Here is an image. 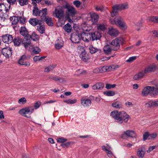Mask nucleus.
Here are the masks:
<instances>
[{"label": "nucleus", "mask_w": 158, "mask_h": 158, "mask_svg": "<svg viewBox=\"0 0 158 158\" xmlns=\"http://www.w3.org/2000/svg\"><path fill=\"white\" fill-rule=\"evenodd\" d=\"M91 20L93 24H96L99 19V16L97 14L93 13L90 15Z\"/></svg>", "instance_id": "nucleus-25"}, {"label": "nucleus", "mask_w": 158, "mask_h": 158, "mask_svg": "<svg viewBox=\"0 0 158 158\" xmlns=\"http://www.w3.org/2000/svg\"><path fill=\"white\" fill-rule=\"evenodd\" d=\"M64 8L67 9L66 14L68 16L73 17L76 13V11L75 8L69 5H66Z\"/></svg>", "instance_id": "nucleus-9"}, {"label": "nucleus", "mask_w": 158, "mask_h": 158, "mask_svg": "<svg viewBox=\"0 0 158 158\" xmlns=\"http://www.w3.org/2000/svg\"><path fill=\"white\" fill-rule=\"evenodd\" d=\"M34 109L32 106H28L20 110L19 113L21 115L29 118L30 115L34 111Z\"/></svg>", "instance_id": "nucleus-4"}, {"label": "nucleus", "mask_w": 158, "mask_h": 158, "mask_svg": "<svg viewBox=\"0 0 158 158\" xmlns=\"http://www.w3.org/2000/svg\"><path fill=\"white\" fill-rule=\"evenodd\" d=\"M19 33L21 35L25 36V37L28 38L29 35L28 31L24 27H21L19 30Z\"/></svg>", "instance_id": "nucleus-21"}, {"label": "nucleus", "mask_w": 158, "mask_h": 158, "mask_svg": "<svg viewBox=\"0 0 158 158\" xmlns=\"http://www.w3.org/2000/svg\"><path fill=\"white\" fill-rule=\"evenodd\" d=\"M56 67V65L52 64L46 67L44 69V72L48 73L54 69Z\"/></svg>", "instance_id": "nucleus-37"}, {"label": "nucleus", "mask_w": 158, "mask_h": 158, "mask_svg": "<svg viewBox=\"0 0 158 158\" xmlns=\"http://www.w3.org/2000/svg\"><path fill=\"white\" fill-rule=\"evenodd\" d=\"M79 56L81 60L84 62H87L89 59V56L85 51H81Z\"/></svg>", "instance_id": "nucleus-16"}, {"label": "nucleus", "mask_w": 158, "mask_h": 158, "mask_svg": "<svg viewBox=\"0 0 158 158\" xmlns=\"http://www.w3.org/2000/svg\"><path fill=\"white\" fill-rule=\"evenodd\" d=\"M63 28L66 32L69 33L71 31L72 29V27L71 25H70L69 23H68L64 26Z\"/></svg>", "instance_id": "nucleus-41"}, {"label": "nucleus", "mask_w": 158, "mask_h": 158, "mask_svg": "<svg viewBox=\"0 0 158 158\" xmlns=\"http://www.w3.org/2000/svg\"><path fill=\"white\" fill-rule=\"evenodd\" d=\"M147 107H156L158 106V100L156 101H151L145 104Z\"/></svg>", "instance_id": "nucleus-23"}, {"label": "nucleus", "mask_w": 158, "mask_h": 158, "mask_svg": "<svg viewBox=\"0 0 158 158\" xmlns=\"http://www.w3.org/2000/svg\"><path fill=\"white\" fill-rule=\"evenodd\" d=\"M30 56L28 55H23L20 58L19 60L18 63L19 64L24 65L25 66H29L30 65V62L29 61H26L30 59Z\"/></svg>", "instance_id": "nucleus-8"}, {"label": "nucleus", "mask_w": 158, "mask_h": 158, "mask_svg": "<svg viewBox=\"0 0 158 158\" xmlns=\"http://www.w3.org/2000/svg\"><path fill=\"white\" fill-rule=\"evenodd\" d=\"M153 36L154 37H158V31L154 30L152 32Z\"/></svg>", "instance_id": "nucleus-64"}, {"label": "nucleus", "mask_w": 158, "mask_h": 158, "mask_svg": "<svg viewBox=\"0 0 158 158\" xmlns=\"http://www.w3.org/2000/svg\"><path fill=\"white\" fill-rule=\"evenodd\" d=\"M37 30L39 31L41 34H43L45 31L44 26L40 23L37 27Z\"/></svg>", "instance_id": "nucleus-30"}, {"label": "nucleus", "mask_w": 158, "mask_h": 158, "mask_svg": "<svg viewBox=\"0 0 158 158\" xmlns=\"http://www.w3.org/2000/svg\"><path fill=\"white\" fill-rule=\"evenodd\" d=\"M33 5L34 6L33 10V15L35 16H40L41 19H43L46 15L47 13V8H44L39 11L38 8L35 4Z\"/></svg>", "instance_id": "nucleus-3"}, {"label": "nucleus", "mask_w": 158, "mask_h": 158, "mask_svg": "<svg viewBox=\"0 0 158 158\" xmlns=\"http://www.w3.org/2000/svg\"><path fill=\"white\" fill-rule=\"evenodd\" d=\"M87 48L89 50V52L92 54L95 53L97 52L100 53L101 50L94 47L92 45L89 46Z\"/></svg>", "instance_id": "nucleus-27"}, {"label": "nucleus", "mask_w": 158, "mask_h": 158, "mask_svg": "<svg viewBox=\"0 0 158 158\" xmlns=\"http://www.w3.org/2000/svg\"><path fill=\"white\" fill-rule=\"evenodd\" d=\"M10 19L13 25H16L19 22L18 17L13 16L10 17Z\"/></svg>", "instance_id": "nucleus-43"}, {"label": "nucleus", "mask_w": 158, "mask_h": 158, "mask_svg": "<svg viewBox=\"0 0 158 158\" xmlns=\"http://www.w3.org/2000/svg\"><path fill=\"white\" fill-rule=\"evenodd\" d=\"M19 22L22 24H24L25 23V18L22 17V16H18Z\"/></svg>", "instance_id": "nucleus-53"}, {"label": "nucleus", "mask_w": 158, "mask_h": 158, "mask_svg": "<svg viewBox=\"0 0 158 158\" xmlns=\"http://www.w3.org/2000/svg\"><path fill=\"white\" fill-rule=\"evenodd\" d=\"M10 10V5L8 6V4L4 5L3 4H0V11L2 12L5 11L6 12H7Z\"/></svg>", "instance_id": "nucleus-24"}, {"label": "nucleus", "mask_w": 158, "mask_h": 158, "mask_svg": "<svg viewBox=\"0 0 158 158\" xmlns=\"http://www.w3.org/2000/svg\"><path fill=\"white\" fill-rule=\"evenodd\" d=\"M124 133L127 136L132 138H135L137 136L135 132L132 131L127 130L125 131Z\"/></svg>", "instance_id": "nucleus-31"}, {"label": "nucleus", "mask_w": 158, "mask_h": 158, "mask_svg": "<svg viewBox=\"0 0 158 158\" xmlns=\"http://www.w3.org/2000/svg\"><path fill=\"white\" fill-rule=\"evenodd\" d=\"M146 73H145V70L144 69L143 70H142L134 76V79L135 80H137L141 78H143Z\"/></svg>", "instance_id": "nucleus-22"}, {"label": "nucleus", "mask_w": 158, "mask_h": 158, "mask_svg": "<svg viewBox=\"0 0 158 158\" xmlns=\"http://www.w3.org/2000/svg\"><path fill=\"white\" fill-rule=\"evenodd\" d=\"M148 94L152 97H155L157 95L155 87L147 86L144 88L142 92V96L145 97Z\"/></svg>", "instance_id": "nucleus-2"}, {"label": "nucleus", "mask_w": 158, "mask_h": 158, "mask_svg": "<svg viewBox=\"0 0 158 158\" xmlns=\"http://www.w3.org/2000/svg\"><path fill=\"white\" fill-rule=\"evenodd\" d=\"M103 51L106 54L109 55L112 54L114 50L112 47L111 48L110 45H106L104 46Z\"/></svg>", "instance_id": "nucleus-17"}, {"label": "nucleus", "mask_w": 158, "mask_h": 158, "mask_svg": "<svg viewBox=\"0 0 158 158\" xmlns=\"http://www.w3.org/2000/svg\"><path fill=\"white\" fill-rule=\"evenodd\" d=\"M23 39L22 38L17 37L13 39V42L14 43L15 46H19L22 43Z\"/></svg>", "instance_id": "nucleus-26"}, {"label": "nucleus", "mask_w": 158, "mask_h": 158, "mask_svg": "<svg viewBox=\"0 0 158 158\" xmlns=\"http://www.w3.org/2000/svg\"><path fill=\"white\" fill-rule=\"evenodd\" d=\"M77 100L75 99H68L63 100L64 102L67 104H73L77 102Z\"/></svg>", "instance_id": "nucleus-46"}, {"label": "nucleus", "mask_w": 158, "mask_h": 158, "mask_svg": "<svg viewBox=\"0 0 158 158\" xmlns=\"http://www.w3.org/2000/svg\"><path fill=\"white\" fill-rule=\"evenodd\" d=\"M111 106L117 109H120L122 108V104L121 102L119 101H116L111 104Z\"/></svg>", "instance_id": "nucleus-32"}, {"label": "nucleus", "mask_w": 158, "mask_h": 158, "mask_svg": "<svg viewBox=\"0 0 158 158\" xmlns=\"http://www.w3.org/2000/svg\"><path fill=\"white\" fill-rule=\"evenodd\" d=\"M108 34L112 36H116L118 33V31L116 29L111 27L109 29Z\"/></svg>", "instance_id": "nucleus-29"}, {"label": "nucleus", "mask_w": 158, "mask_h": 158, "mask_svg": "<svg viewBox=\"0 0 158 158\" xmlns=\"http://www.w3.org/2000/svg\"><path fill=\"white\" fill-rule=\"evenodd\" d=\"M49 79H53L55 81H60L61 79V78H59L56 76L54 77H48Z\"/></svg>", "instance_id": "nucleus-57"}, {"label": "nucleus", "mask_w": 158, "mask_h": 158, "mask_svg": "<svg viewBox=\"0 0 158 158\" xmlns=\"http://www.w3.org/2000/svg\"><path fill=\"white\" fill-rule=\"evenodd\" d=\"M40 22V21L39 20L36 18L31 19L29 20V23L33 26H35L37 25H38Z\"/></svg>", "instance_id": "nucleus-35"}, {"label": "nucleus", "mask_w": 158, "mask_h": 158, "mask_svg": "<svg viewBox=\"0 0 158 158\" xmlns=\"http://www.w3.org/2000/svg\"><path fill=\"white\" fill-rule=\"evenodd\" d=\"M32 52L34 54H36L39 53L40 52V49L37 47H32Z\"/></svg>", "instance_id": "nucleus-47"}, {"label": "nucleus", "mask_w": 158, "mask_h": 158, "mask_svg": "<svg viewBox=\"0 0 158 158\" xmlns=\"http://www.w3.org/2000/svg\"><path fill=\"white\" fill-rule=\"evenodd\" d=\"M22 44L25 48L31 46V40L29 38L24 37L23 39Z\"/></svg>", "instance_id": "nucleus-18"}, {"label": "nucleus", "mask_w": 158, "mask_h": 158, "mask_svg": "<svg viewBox=\"0 0 158 158\" xmlns=\"http://www.w3.org/2000/svg\"><path fill=\"white\" fill-rule=\"evenodd\" d=\"M128 8V5L126 3L115 5L113 7V11L111 13V15L112 17H114L116 15L118 10L126 9Z\"/></svg>", "instance_id": "nucleus-6"}, {"label": "nucleus", "mask_w": 158, "mask_h": 158, "mask_svg": "<svg viewBox=\"0 0 158 158\" xmlns=\"http://www.w3.org/2000/svg\"><path fill=\"white\" fill-rule=\"evenodd\" d=\"M124 41V39L122 37H118L113 40L110 44L114 47L113 48L114 51L118 50L119 48L120 44H123Z\"/></svg>", "instance_id": "nucleus-5"}, {"label": "nucleus", "mask_w": 158, "mask_h": 158, "mask_svg": "<svg viewBox=\"0 0 158 158\" xmlns=\"http://www.w3.org/2000/svg\"><path fill=\"white\" fill-rule=\"evenodd\" d=\"M91 38L93 41L99 40L101 37V33L98 31L90 33Z\"/></svg>", "instance_id": "nucleus-20"}, {"label": "nucleus", "mask_w": 158, "mask_h": 158, "mask_svg": "<svg viewBox=\"0 0 158 158\" xmlns=\"http://www.w3.org/2000/svg\"><path fill=\"white\" fill-rule=\"evenodd\" d=\"M41 104V103L40 102L38 101L34 104V107L35 109H37L38 108Z\"/></svg>", "instance_id": "nucleus-58"}, {"label": "nucleus", "mask_w": 158, "mask_h": 158, "mask_svg": "<svg viewBox=\"0 0 158 158\" xmlns=\"http://www.w3.org/2000/svg\"><path fill=\"white\" fill-rule=\"evenodd\" d=\"M104 94L107 96H112L115 95L114 92L111 91H107L104 92Z\"/></svg>", "instance_id": "nucleus-48"}, {"label": "nucleus", "mask_w": 158, "mask_h": 158, "mask_svg": "<svg viewBox=\"0 0 158 158\" xmlns=\"http://www.w3.org/2000/svg\"><path fill=\"white\" fill-rule=\"evenodd\" d=\"M136 58V56H133L129 57L128 59L126 60V62L128 63H131L135 60Z\"/></svg>", "instance_id": "nucleus-54"}, {"label": "nucleus", "mask_w": 158, "mask_h": 158, "mask_svg": "<svg viewBox=\"0 0 158 158\" xmlns=\"http://www.w3.org/2000/svg\"><path fill=\"white\" fill-rule=\"evenodd\" d=\"M67 141V139L63 137H60L57 139V141L59 143H64Z\"/></svg>", "instance_id": "nucleus-56"}, {"label": "nucleus", "mask_w": 158, "mask_h": 158, "mask_svg": "<svg viewBox=\"0 0 158 158\" xmlns=\"http://www.w3.org/2000/svg\"><path fill=\"white\" fill-rule=\"evenodd\" d=\"M19 4L21 6H23L28 4V0H18Z\"/></svg>", "instance_id": "nucleus-50"}, {"label": "nucleus", "mask_w": 158, "mask_h": 158, "mask_svg": "<svg viewBox=\"0 0 158 158\" xmlns=\"http://www.w3.org/2000/svg\"><path fill=\"white\" fill-rule=\"evenodd\" d=\"M81 39L84 41L89 42L91 40L90 33L83 32L81 33Z\"/></svg>", "instance_id": "nucleus-14"}, {"label": "nucleus", "mask_w": 158, "mask_h": 158, "mask_svg": "<svg viewBox=\"0 0 158 158\" xmlns=\"http://www.w3.org/2000/svg\"><path fill=\"white\" fill-rule=\"evenodd\" d=\"M1 52L2 54L6 58H9L12 54V48L8 47L4 48L2 49Z\"/></svg>", "instance_id": "nucleus-11"}, {"label": "nucleus", "mask_w": 158, "mask_h": 158, "mask_svg": "<svg viewBox=\"0 0 158 158\" xmlns=\"http://www.w3.org/2000/svg\"><path fill=\"white\" fill-rule=\"evenodd\" d=\"M149 138H150L149 133L148 132H145L143 135V141H145L148 139H149Z\"/></svg>", "instance_id": "nucleus-49"}, {"label": "nucleus", "mask_w": 158, "mask_h": 158, "mask_svg": "<svg viewBox=\"0 0 158 158\" xmlns=\"http://www.w3.org/2000/svg\"><path fill=\"white\" fill-rule=\"evenodd\" d=\"M103 84L102 83H99L94 85L92 88L94 90L102 88L104 87Z\"/></svg>", "instance_id": "nucleus-39"}, {"label": "nucleus", "mask_w": 158, "mask_h": 158, "mask_svg": "<svg viewBox=\"0 0 158 158\" xmlns=\"http://www.w3.org/2000/svg\"><path fill=\"white\" fill-rule=\"evenodd\" d=\"M80 34L73 33L71 35V40L74 43H78L80 42L81 39Z\"/></svg>", "instance_id": "nucleus-12"}, {"label": "nucleus", "mask_w": 158, "mask_h": 158, "mask_svg": "<svg viewBox=\"0 0 158 158\" xmlns=\"http://www.w3.org/2000/svg\"><path fill=\"white\" fill-rule=\"evenodd\" d=\"M13 37L12 35L7 34L2 36V41L6 43L9 44L13 41Z\"/></svg>", "instance_id": "nucleus-13"}, {"label": "nucleus", "mask_w": 158, "mask_h": 158, "mask_svg": "<svg viewBox=\"0 0 158 158\" xmlns=\"http://www.w3.org/2000/svg\"><path fill=\"white\" fill-rule=\"evenodd\" d=\"M115 53H114L112 56L110 57H106V56H103L102 58H101V61H102L107 60L110 59L111 57H113L115 56Z\"/></svg>", "instance_id": "nucleus-55"}, {"label": "nucleus", "mask_w": 158, "mask_h": 158, "mask_svg": "<svg viewBox=\"0 0 158 158\" xmlns=\"http://www.w3.org/2000/svg\"><path fill=\"white\" fill-rule=\"evenodd\" d=\"M106 67L103 66L102 67L97 68L94 70V72L95 73L105 72L107 70Z\"/></svg>", "instance_id": "nucleus-33"}, {"label": "nucleus", "mask_w": 158, "mask_h": 158, "mask_svg": "<svg viewBox=\"0 0 158 158\" xmlns=\"http://www.w3.org/2000/svg\"><path fill=\"white\" fill-rule=\"evenodd\" d=\"M156 136L157 134L155 133H153L150 134V138H149V139H153L156 137Z\"/></svg>", "instance_id": "nucleus-62"}, {"label": "nucleus", "mask_w": 158, "mask_h": 158, "mask_svg": "<svg viewBox=\"0 0 158 158\" xmlns=\"http://www.w3.org/2000/svg\"><path fill=\"white\" fill-rule=\"evenodd\" d=\"M27 100L25 98H22L19 100L18 103L19 104H24L26 102Z\"/></svg>", "instance_id": "nucleus-51"}, {"label": "nucleus", "mask_w": 158, "mask_h": 158, "mask_svg": "<svg viewBox=\"0 0 158 158\" xmlns=\"http://www.w3.org/2000/svg\"><path fill=\"white\" fill-rule=\"evenodd\" d=\"M53 14L55 17L58 18L59 19H60L64 17L63 10L59 6H58L55 8Z\"/></svg>", "instance_id": "nucleus-10"}, {"label": "nucleus", "mask_w": 158, "mask_h": 158, "mask_svg": "<svg viewBox=\"0 0 158 158\" xmlns=\"http://www.w3.org/2000/svg\"><path fill=\"white\" fill-rule=\"evenodd\" d=\"M116 86V85L115 84H110L107 83L106 84L105 87L106 89H109L111 88H113Z\"/></svg>", "instance_id": "nucleus-52"}, {"label": "nucleus", "mask_w": 158, "mask_h": 158, "mask_svg": "<svg viewBox=\"0 0 158 158\" xmlns=\"http://www.w3.org/2000/svg\"><path fill=\"white\" fill-rule=\"evenodd\" d=\"M81 103L84 107H88L91 106V102L90 99L83 98L81 100Z\"/></svg>", "instance_id": "nucleus-15"}, {"label": "nucleus", "mask_w": 158, "mask_h": 158, "mask_svg": "<svg viewBox=\"0 0 158 158\" xmlns=\"http://www.w3.org/2000/svg\"><path fill=\"white\" fill-rule=\"evenodd\" d=\"M156 147V146H150L149 148L148 149L147 151V152H148V153L150 152H151Z\"/></svg>", "instance_id": "nucleus-61"}, {"label": "nucleus", "mask_w": 158, "mask_h": 158, "mask_svg": "<svg viewBox=\"0 0 158 158\" xmlns=\"http://www.w3.org/2000/svg\"><path fill=\"white\" fill-rule=\"evenodd\" d=\"M28 38H29L31 40L32 39L33 41H36L39 39V36L35 33L34 32L31 35H29Z\"/></svg>", "instance_id": "nucleus-38"}, {"label": "nucleus", "mask_w": 158, "mask_h": 158, "mask_svg": "<svg viewBox=\"0 0 158 158\" xmlns=\"http://www.w3.org/2000/svg\"><path fill=\"white\" fill-rule=\"evenodd\" d=\"M73 4L77 7H78L81 4V2L78 0H76L73 2Z\"/></svg>", "instance_id": "nucleus-59"}, {"label": "nucleus", "mask_w": 158, "mask_h": 158, "mask_svg": "<svg viewBox=\"0 0 158 158\" xmlns=\"http://www.w3.org/2000/svg\"><path fill=\"white\" fill-rule=\"evenodd\" d=\"M148 20L154 23H158V17L152 16L149 17L148 18Z\"/></svg>", "instance_id": "nucleus-44"}, {"label": "nucleus", "mask_w": 158, "mask_h": 158, "mask_svg": "<svg viewBox=\"0 0 158 158\" xmlns=\"http://www.w3.org/2000/svg\"><path fill=\"white\" fill-rule=\"evenodd\" d=\"M63 46V41L61 38H59L55 42V47L56 49H60Z\"/></svg>", "instance_id": "nucleus-19"}, {"label": "nucleus", "mask_w": 158, "mask_h": 158, "mask_svg": "<svg viewBox=\"0 0 158 158\" xmlns=\"http://www.w3.org/2000/svg\"><path fill=\"white\" fill-rule=\"evenodd\" d=\"M110 116L119 124H122L123 122L127 123L130 118L129 116L124 111L119 112L116 110L112 111Z\"/></svg>", "instance_id": "nucleus-1"}, {"label": "nucleus", "mask_w": 158, "mask_h": 158, "mask_svg": "<svg viewBox=\"0 0 158 158\" xmlns=\"http://www.w3.org/2000/svg\"><path fill=\"white\" fill-rule=\"evenodd\" d=\"M77 51H78V52H79V51H81H81H85L84 49V47L83 46L81 45L78 46L77 47Z\"/></svg>", "instance_id": "nucleus-63"}, {"label": "nucleus", "mask_w": 158, "mask_h": 158, "mask_svg": "<svg viewBox=\"0 0 158 158\" xmlns=\"http://www.w3.org/2000/svg\"><path fill=\"white\" fill-rule=\"evenodd\" d=\"M106 23L100 24L97 26V29L98 30L104 31L106 29Z\"/></svg>", "instance_id": "nucleus-42"}, {"label": "nucleus", "mask_w": 158, "mask_h": 158, "mask_svg": "<svg viewBox=\"0 0 158 158\" xmlns=\"http://www.w3.org/2000/svg\"><path fill=\"white\" fill-rule=\"evenodd\" d=\"M41 19H45L46 23L48 25L50 26H52L53 25V23L52 22V21L51 18L48 16H45L44 18Z\"/></svg>", "instance_id": "nucleus-34"}, {"label": "nucleus", "mask_w": 158, "mask_h": 158, "mask_svg": "<svg viewBox=\"0 0 158 158\" xmlns=\"http://www.w3.org/2000/svg\"><path fill=\"white\" fill-rule=\"evenodd\" d=\"M81 28L84 31H89L91 29L90 27H88L85 24H83L81 25Z\"/></svg>", "instance_id": "nucleus-45"}, {"label": "nucleus", "mask_w": 158, "mask_h": 158, "mask_svg": "<svg viewBox=\"0 0 158 158\" xmlns=\"http://www.w3.org/2000/svg\"><path fill=\"white\" fill-rule=\"evenodd\" d=\"M145 152L144 147H141L138 149L137 155L139 158H143L144 156Z\"/></svg>", "instance_id": "nucleus-28"}, {"label": "nucleus", "mask_w": 158, "mask_h": 158, "mask_svg": "<svg viewBox=\"0 0 158 158\" xmlns=\"http://www.w3.org/2000/svg\"><path fill=\"white\" fill-rule=\"evenodd\" d=\"M6 1L9 3L8 6L10 5V7L11 5L14 4L16 2V0H6Z\"/></svg>", "instance_id": "nucleus-60"}, {"label": "nucleus", "mask_w": 158, "mask_h": 158, "mask_svg": "<svg viewBox=\"0 0 158 158\" xmlns=\"http://www.w3.org/2000/svg\"><path fill=\"white\" fill-rule=\"evenodd\" d=\"M110 21L112 24H116L121 27H123L125 26V23L121 17L117 16L114 19H110Z\"/></svg>", "instance_id": "nucleus-7"}, {"label": "nucleus", "mask_w": 158, "mask_h": 158, "mask_svg": "<svg viewBox=\"0 0 158 158\" xmlns=\"http://www.w3.org/2000/svg\"><path fill=\"white\" fill-rule=\"evenodd\" d=\"M156 69L155 66L154 65H150L146 68L144 70L145 73H148L150 72L154 71Z\"/></svg>", "instance_id": "nucleus-36"}, {"label": "nucleus", "mask_w": 158, "mask_h": 158, "mask_svg": "<svg viewBox=\"0 0 158 158\" xmlns=\"http://www.w3.org/2000/svg\"><path fill=\"white\" fill-rule=\"evenodd\" d=\"M9 16L6 14L2 13L0 14V21L4 22L6 20L8 19Z\"/></svg>", "instance_id": "nucleus-40"}]
</instances>
